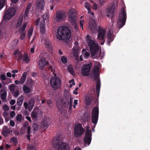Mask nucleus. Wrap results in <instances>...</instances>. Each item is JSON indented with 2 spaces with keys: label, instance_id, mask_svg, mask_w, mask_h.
Listing matches in <instances>:
<instances>
[{
  "label": "nucleus",
  "instance_id": "obj_1",
  "mask_svg": "<svg viewBox=\"0 0 150 150\" xmlns=\"http://www.w3.org/2000/svg\"><path fill=\"white\" fill-rule=\"evenodd\" d=\"M71 36V31L67 27L62 26L58 28L57 36L59 40H68Z\"/></svg>",
  "mask_w": 150,
  "mask_h": 150
},
{
  "label": "nucleus",
  "instance_id": "obj_2",
  "mask_svg": "<svg viewBox=\"0 0 150 150\" xmlns=\"http://www.w3.org/2000/svg\"><path fill=\"white\" fill-rule=\"evenodd\" d=\"M86 38L90 50L91 57H93V58L96 57V53L99 49L98 44L96 43L93 39L88 35H87Z\"/></svg>",
  "mask_w": 150,
  "mask_h": 150
},
{
  "label": "nucleus",
  "instance_id": "obj_3",
  "mask_svg": "<svg viewBox=\"0 0 150 150\" xmlns=\"http://www.w3.org/2000/svg\"><path fill=\"white\" fill-rule=\"evenodd\" d=\"M118 17L117 26L120 30L125 25L127 19V14L124 7L122 8Z\"/></svg>",
  "mask_w": 150,
  "mask_h": 150
},
{
  "label": "nucleus",
  "instance_id": "obj_4",
  "mask_svg": "<svg viewBox=\"0 0 150 150\" xmlns=\"http://www.w3.org/2000/svg\"><path fill=\"white\" fill-rule=\"evenodd\" d=\"M93 79L96 81V91L97 96H99L100 87V82L99 79V67L97 65H95L93 68Z\"/></svg>",
  "mask_w": 150,
  "mask_h": 150
},
{
  "label": "nucleus",
  "instance_id": "obj_5",
  "mask_svg": "<svg viewBox=\"0 0 150 150\" xmlns=\"http://www.w3.org/2000/svg\"><path fill=\"white\" fill-rule=\"evenodd\" d=\"M99 115V109L97 106L94 107L92 109L91 112V120L92 122L94 124V127L97 123L98 120Z\"/></svg>",
  "mask_w": 150,
  "mask_h": 150
},
{
  "label": "nucleus",
  "instance_id": "obj_6",
  "mask_svg": "<svg viewBox=\"0 0 150 150\" xmlns=\"http://www.w3.org/2000/svg\"><path fill=\"white\" fill-rule=\"evenodd\" d=\"M74 135L76 138L81 136L84 133L85 129L80 123H77L74 126Z\"/></svg>",
  "mask_w": 150,
  "mask_h": 150
},
{
  "label": "nucleus",
  "instance_id": "obj_7",
  "mask_svg": "<svg viewBox=\"0 0 150 150\" xmlns=\"http://www.w3.org/2000/svg\"><path fill=\"white\" fill-rule=\"evenodd\" d=\"M61 80L57 76H53L50 80V84L54 90L59 88L61 84Z\"/></svg>",
  "mask_w": 150,
  "mask_h": 150
},
{
  "label": "nucleus",
  "instance_id": "obj_8",
  "mask_svg": "<svg viewBox=\"0 0 150 150\" xmlns=\"http://www.w3.org/2000/svg\"><path fill=\"white\" fill-rule=\"evenodd\" d=\"M68 16L69 21L73 24L75 25V29L77 28V26L76 24V21L77 19V14L76 11L70 10L68 12Z\"/></svg>",
  "mask_w": 150,
  "mask_h": 150
},
{
  "label": "nucleus",
  "instance_id": "obj_9",
  "mask_svg": "<svg viewBox=\"0 0 150 150\" xmlns=\"http://www.w3.org/2000/svg\"><path fill=\"white\" fill-rule=\"evenodd\" d=\"M105 29L100 27L98 30V39L100 40L99 42L101 45H103L105 42Z\"/></svg>",
  "mask_w": 150,
  "mask_h": 150
},
{
  "label": "nucleus",
  "instance_id": "obj_10",
  "mask_svg": "<svg viewBox=\"0 0 150 150\" xmlns=\"http://www.w3.org/2000/svg\"><path fill=\"white\" fill-rule=\"evenodd\" d=\"M92 63L84 65L81 68V73L83 76H88L90 74Z\"/></svg>",
  "mask_w": 150,
  "mask_h": 150
},
{
  "label": "nucleus",
  "instance_id": "obj_11",
  "mask_svg": "<svg viewBox=\"0 0 150 150\" xmlns=\"http://www.w3.org/2000/svg\"><path fill=\"white\" fill-rule=\"evenodd\" d=\"M15 13L16 11L14 8H9L4 15V19L5 20L10 19L15 15Z\"/></svg>",
  "mask_w": 150,
  "mask_h": 150
},
{
  "label": "nucleus",
  "instance_id": "obj_12",
  "mask_svg": "<svg viewBox=\"0 0 150 150\" xmlns=\"http://www.w3.org/2000/svg\"><path fill=\"white\" fill-rule=\"evenodd\" d=\"M66 15L64 12L62 11H57L55 17V20L57 22L63 21L65 18Z\"/></svg>",
  "mask_w": 150,
  "mask_h": 150
},
{
  "label": "nucleus",
  "instance_id": "obj_13",
  "mask_svg": "<svg viewBox=\"0 0 150 150\" xmlns=\"http://www.w3.org/2000/svg\"><path fill=\"white\" fill-rule=\"evenodd\" d=\"M91 130L88 129H87L85 133V136L83 139V142L88 146L91 143Z\"/></svg>",
  "mask_w": 150,
  "mask_h": 150
},
{
  "label": "nucleus",
  "instance_id": "obj_14",
  "mask_svg": "<svg viewBox=\"0 0 150 150\" xmlns=\"http://www.w3.org/2000/svg\"><path fill=\"white\" fill-rule=\"evenodd\" d=\"M96 20L91 18L90 20L88 28L92 31L96 30Z\"/></svg>",
  "mask_w": 150,
  "mask_h": 150
},
{
  "label": "nucleus",
  "instance_id": "obj_15",
  "mask_svg": "<svg viewBox=\"0 0 150 150\" xmlns=\"http://www.w3.org/2000/svg\"><path fill=\"white\" fill-rule=\"evenodd\" d=\"M13 131L11 129L10 127L8 128L7 126H6L3 127L1 133L4 137H7Z\"/></svg>",
  "mask_w": 150,
  "mask_h": 150
},
{
  "label": "nucleus",
  "instance_id": "obj_16",
  "mask_svg": "<svg viewBox=\"0 0 150 150\" xmlns=\"http://www.w3.org/2000/svg\"><path fill=\"white\" fill-rule=\"evenodd\" d=\"M49 64L48 62H47L45 59H41L38 63L39 68L41 70L43 69L45 65H48Z\"/></svg>",
  "mask_w": 150,
  "mask_h": 150
},
{
  "label": "nucleus",
  "instance_id": "obj_17",
  "mask_svg": "<svg viewBox=\"0 0 150 150\" xmlns=\"http://www.w3.org/2000/svg\"><path fill=\"white\" fill-rule=\"evenodd\" d=\"M54 141L52 143V145L54 148H56L60 145L59 144L61 142V138L59 135H57L54 139Z\"/></svg>",
  "mask_w": 150,
  "mask_h": 150
},
{
  "label": "nucleus",
  "instance_id": "obj_18",
  "mask_svg": "<svg viewBox=\"0 0 150 150\" xmlns=\"http://www.w3.org/2000/svg\"><path fill=\"white\" fill-rule=\"evenodd\" d=\"M57 150H70V149L67 143L62 142L58 146Z\"/></svg>",
  "mask_w": 150,
  "mask_h": 150
},
{
  "label": "nucleus",
  "instance_id": "obj_19",
  "mask_svg": "<svg viewBox=\"0 0 150 150\" xmlns=\"http://www.w3.org/2000/svg\"><path fill=\"white\" fill-rule=\"evenodd\" d=\"M93 97L91 95H87L85 97V103L86 105H90L93 101Z\"/></svg>",
  "mask_w": 150,
  "mask_h": 150
},
{
  "label": "nucleus",
  "instance_id": "obj_20",
  "mask_svg": "<svg viewBox=\"0 0 150 150\" xmlns=\"http://www.w3.org/2000/svg\"><path fill=\"white\" fill-rule=\"evenodd\" d=\"M108 40L107 41V44L110 46V43L114 40V36L111 33L110 30L109 31V32L108 33L107 38Z\"/></svg>",
  "mask_w": 150,
  "mask_h": 150
},
{
  "label": "nucleus",
  "instance_id": "obj_21",
  "mask_svg": "<svg viewBox=\"0 0 150 150\" xmlns=\"http://www.w3.org/2000/svg\"><path fill=\"white\" fill-rule=\"evenodd\" d=\"M49 126V124L47 120H45L41 122L40 128L43 130H45L48 128Z\"/></svg>",
  "mask_w": 150,
  "mask_h": 150
},
{
  "label": "nucleus",
  "instance_id": "obj_22",
  "mask_svg": "<svg viewBox=\"0 0 150 150\" xmlns=\"http://www.w3.org/2000/svg\"><path fill=\"white\" fill-rule=\"evenodd\" d=\"M45 5L44 0H38L37 3V7L39 9H42Z\"/></svg>",
  "mask_w": 150,
  "mask_h": 150
},
{
  "label": "nucleus",
  "instance_id": "obj_23",
  "mask_svg": "<svg viewBox=\"0 0 150 150\" xmlns=\"http://www.w3.org/2000/svg\"><path fill=\"white\" fill-rule=\"evenodd\" d=\"M115 9V6L112 5L107 8V12L108 13L111 14L112 16H113L114 15Z\"/></svg>",
  "mask_w": 150,
  "mask_h": 150
},
{
  "label": "nucleus",
  "instance_id": "obj_24",
  "mask_svg": "<svg viewBox=\"0 0 150 150\" xmlns=\"http://www.w3.org/2000/svg\"><path fill=\"white\" fill-rule=\"evenodd\" d=\"M35 103V100L33 98L30 99L28 102V109L29 111H31Z\"/></svg>",
  "mask_w": 150,
  "mask_h": 150
},
{
  "label": "nucleus",
  "instance_id": "obj_25",
  "mask_svg": "<svg viewBox=\"0 0 150 150\" xmlns=\"http://www.w3.org/2000/svg\"><path fill=\"white\" fill-rule=\"evenodd\" d=\"M27 25V23L26 22L24 23L21 26L18 30V32L19 33H23Z\"/></svg>",
  "mask_w": 150,
  "mask_h": 150
},
{
  "label": "nucleus",
  "instance_id": "obj_26",
  "mask_svg": "<svg viewBox=\"0 0 150 150\" xmlns=\"http://www.w3.org/2000/svg\"><path fill=\"white\" fill-rule=\"evenodd\" d=\"M27 76V73L26 72H25L23 73L22 76L20 79V82L21 84H22L24 83L26 80Z\"/></svg>",
  "mask_w": 150,
  "mask_h": 150
},
{
  "label": "nucleus",
  "instance_id": "obj_27",
  "mask_svg": "<svg viewBox=\"0 0 150 150\" xmlns=\"http://www.w3.org/2000/svg\"><path fill=\"white\" fill-rule=\"evenodd\" d=\"M23 60L26 63H28L29 62L30 59L27 53H25L23 55Z\"/></svg>",
  "mask_w": 150,
  "mask_h": 150
},
{
  "label": "nucleus",
  "instance_id": "obj_28",
  "mask_svg": "<svg viewBox=\"0 0 150 150\" xmlns=\"http://www.w3.org/2000/svg\"><path fill=\"white\" fill-rule=\"evenodd\" d=\"M68 71L73 76L75 75L74 71V68L73 66L71 65H69L67 67Z\"/></svg>",
  "mask_w": 150,
  "mask_h": 150
},
{
  "label": "nucleus",
  "instance_id": "obj_29",
  "mask_svg": "<svg viewBox=\"0 0 150 150\" xmlns=\"http://www.w3.org/2000/svg\"><path fill=\"white\" fill-rule=\"evenodd\" d=\"M34 83V81L31 79H27L26 84L30 88H32Z\"/></svg>",
  "mask_w": 150,
  "mask_h": 150
},
{
  "label": "nucleus",
  "instance_id": "obj_30",
  "mask_svg": "<svg viewBox=\"0 0 150 150\" xmlns=\"http://www.w3.org/2000/svg\"><path fill=\"white\" fill-rule=\"evenodd\" d=\"M23 89L25 93H28L31 91V89L30 87L27 86L26 85H24L23 87Z\"/></svg>",
  "mask_w": 150,
  "mask_h": 150
},
{
  "label": "nucleus",
  "instance_id": "obj_31",
  "mask_svg": "<svg viewBox=\"0 0 150 150\" xmlns=\"http://www.w3.org/2000/svg\"><path fill=\"white\" fill-rule=\"evenodd\" d=\"M24 98L23 96H21L17 100V104L18 106L21 105L23 102Z\"/></svg>",
  "mask_w": 150,
  "mask_h": 150
},
{
  "label": "nucleus",
  "instance_id": "obj_32",
  "mask_svg": "<svg viewBox=\"0 0 150 150\" xmlns=\"http://www.w3.org/2000/svg\"><path fill=\"white\" fill-rule=\"evenodd\" d=\"M23 20V17L22 16H20L18 20L17 23L16 24V27H18L20 26L22 24Z\"/></svg>",
  "mask_w": 150,
  "mask_h": 150
},
{
  "label": "nucleus",
  "instance_id": "obj_33",
  "mask_svg": "<svg viewBox=\"0 0 150 150\" xmlns=\"http://www.w3.org/2000/svg\"><path fill=\"white\" fill-rule=\"evenodd\" d=\"M38 113L37 112L33 110L31 113V117L34 119H36L38 117Z\"/></svg>",
  "mask_w": 150,
  "mask_h": 150
},
{
  "label": "nucleus",
  "instance_id": "obj_34",
  "mask_svg": "<svg viewBox=\"0 0 150 150\" xmlns=\"http://www.w3.org/2000/svg\"><path fill=\"white\" fill-rule=\"evenodd\" d=\"M23 55L21 54V52H19L17 55V60L18 62L21 60L23 58Z\"/></svg>",
  "mask_w": 150,
  "mask_h": 150
},
{
  "label": "nucleus",
  "instance_id": "obj_35",
  "mask_svg": "<svg viewBox=\"0 0 150 150\" xmlns=\"http://www.w3.org/2000/svg\"><path fill=\"white\" fill-rule=\"evenodd\" d=\"M85 7L86 8L88 11V13H90V8L91 6L90 4L88 2H86L85 3Z\"/></svg>",
  "mask_w": 150,
  "mask_h": 150
},
{
  "label": "nucleus",
  "instance_id": "obj_36",
  "mask_svg": "<svg viewBox=\"0 0 150 150\" xmlns=\"http://www.w3.org/2000/svg\"><path fill=\"white\" fill-rule=\"evenodd\" d=\"M6 96L7 93L5 91L4 93L1 94V98L2 100H4L6 99Z\"/></svg>",
  "mask_w": 150,
  "mask_h": 150
},
{
  "label": "nucleus",
  "instance_id": "obj_37",
  "mask_svg": "<svg viewBox=\"0 0 150 150\" xmlns=\"http://www.w3.org/2000/svg\"><path fill=\"white\" fill-rule=\"evenodd\" d=\"M32 127L33 128V130L35 132L37 131L39 128L38 125L36 124H33L32 126Z\"/></svg>",
  "mask_w": 150,
  "mask_h": 150
},
{
  "label": "nucleus",
  "instance_id": "obj_38",
  "mask_svg": "<svg viewBox=\"0 0 150 150\" xmlns=\"http://www.w3.org/2000/svg\"><path fill=\"white\" fill-rule=\"evenodd\" d=\"M78 50L79 47L78 46L76 45L75 47H74V49H72V50H73V52L74 54H77L79 51Z\"/></svg>",
  "mask_w": 150,
  "mask_h": 150
},
{
  "label": "nucleus",
  "instance_id": "obj_39",
  "mask_svg": "<svg viewBox=\"0 0 150 150\" xmlns=\"http://www.w3.org/2000/svg\"><path fill=\"white\" fill-rule=\"evenodd\" d=\"M61 61L63 63L65 64L67 62V59L66 57L65 56H62L61 57Z\"/></svg>",
  "mask_w": 150,
  "mask_h": 150
},
{
  "label": "nucleus",
  "instance_id": "obj_40",
  "mask_svg": "<svg viewBox=\"0 0 150 150\" xmlns=\"http://www.w3.org/2000/svg\"><path fill=\"white\" fill-rule=\"evenodd\" d=\"M5 3V0H0V8L1 9L4 7Z\"/></svg>",
  "mask_w": 150,
  "mask_h": 150
},
{
  "label": "nucleus",
  "instance_id": "obj_41",
  "mask_svg": "<svg viewBox=\"0 0 150 150\" xmlns=\"http://www.w3.org/2000/svg\"><path fill=\"white\" fill-rule=\"evenodd\" d=\"M16 119L18 121H21L22 119V115L21 114L17 115L16 117Z\"/></svg>",
  "mask_w": 150,
  "mask_h": 150
},
{
  "label": "nucleus",
  "instance_id": "obj_42",
  "mask_svg": "<svg viewBox=\"0 0 150 150\" xmlns=\"http://www.w3.org/2000/svg\"><path fill=\"white\" fill-rule=\"evenodd\" d=\"M15 85L14 84H11L9 87V88L11 91H14Z\"/></svg>",
  "mask_w": 150,
  "mask_h": 150
},
{
  "label": "nucleus",
  "instance_id": "obj_43",
  "mask_svg": "<svg viewBox=\"0 0 150 150\" xmlns=\"http://www.w3.org/2000/svg\"><path fill=\"white\" fill-rule=\"evenodd\" d=\"M29 11L25 9L24 14V18L25 19H28V16Z\"/></svg>",
  "mask_w": 150,
  "mask_h": 150
},
{
  "label": "nucleus",
  "instance_id": "obj_44",
  "mask_svg": "<svg viewBox=\"0 0 150 150\" xmlns=\"http://www.w3.org/2000/svg\"><path fill=\"white\" fill-rule=\"evenodd\" d=\"M33 32V30L32 29H30L29 30L28 32V37L30 38L32 35Z\"/></svg>",
  "mask_w": 150,
  "mask_h": 150
},
{
  "label": "nucleus",
  "instance_id": "obj_45",
  "mask_svg": "<svg viewBox=\"0 0 150 150\" xmlns=\"http://www.w3.org/2000/svg\"><path fill=\"white\" fill-rule=\"evenodd\" d=\"M3 109L5 111H8L9 110V107L6 104H5L3 107Z\"/></svg>",
  "mask_w": 150,
  "mask_h": 150
},
{
  "label": "nucleus",
  "instance_id": "obj_46",
  "mask_svg": "<svg viewBox=\"0 0 150 150\" xmlns=\"http://www.w3.org/2000/svg\"><path fill=\"white\" fill-rule=\"evenodd\" d=\"M17 140V139L16 137H14L11 138L10 140V142L11 143L13 142V143H14V142Z\"/></svg>",
  "mask_w": 150,
  "mask_h": 150
},
{
  "label": "nucleus",
  "instance_id": "obj_47",
  "mask_svg": "<svg viewBox=\"0 0 150 150\" xmlns=\"http://www.w3.org/2000/svg\"><path fill=\"white\" fill-rule=\"evenodd\" d=\"M53 103V101L51 99H48L47 100V105L50 106V104H52Z\"/></svg>",
  "mask_w": 150,
  "mask_h": 150
},
{
  "label": "nucleus",
  "instance_id": "obj_48",
  "mask_svg": "<svg viewBox=\"0 0 150 150\" xmlns=\"http://www.w3.org/2000/svg\"><path fill=\"white\" fill-rule=\"evenodd\" d=\"M28 147L30 150H36V148L32 145L29 146Z\"/></svg>",
  "mask_w": 150,
  "mask_h": 150
},
{
  "label": "nucleus",
  "instance_id": "obj_49",
  "mask_svg": "<svg viewBox=\"0 0 150 150\" xmlns=\"http://www.w3.org/2000/svg\"><path fill=\"white\" fill-rule=\"evenodd\" d=\"M6 77L4 74L1 75L0 77V79L3 81H5L6 80Z\"/></svg>",
  "mask_w": 150,
  "mask_h": 150
},
{
  "label": "nucleus",
  "instance_id": "obj_50",
  "mask_svg": "<svg viewBox=\"0 0 150 150\" xmlns=\"http://www.w3.org/2000/svg\"><path fill=\"white\" fill-rule=\"evenodd\" d=\"M48 15L46 14H45L42 16L43 21L45 20H47L48 18Z\"/></svg>",
  "mask_w": 150,
  "mask_h": 150
},
{
  "label": "nucleus",
  "instance_id": "obj_51",
  "mask_svg": "<svg viewBox=\"0 0 150 150\" xmlns=\"http://www.w3.org/2000/svg\"><path fill=\"white\" fill-rule=\"evenodd\" d=\"M98 1L99 5L101 6H102L105 3V1L104 0H98Z\"/></svg>",
  "mask_w": 150,
  "mask_h": 150
},
{
  "label": "nucleus",
  "instance_id": "obj_52",
  "mask_svg": "<svg viewBox=\"0 0 150 150\" xmlns=\"http://www.w3.org/2000/svg\"><path fill=\"white\" fill-rule=\"evenodd\" d=\"M9 124L12 127H13L15 126V123L13 120H10Z\"/></svg>",
  "mask_w": 150,
  "mask_h": 150
},
{
  "label": "nucleus",
  "instance_id": "obj_53",
  "mask_svg": "<svg viewBox=\"0 0 150 150\" xmlns=\"http://www.w3.org/2000/svg\"><path fill=\"white\" fill-rule=\"evenodd\" d=\"M32 6V4L31 3H29L28 5L27 6L26 8V10L29 11L30 10L31 6Z\"/></svg>",
  "mask_w": 150,
  "mask_h": 150
},
{
  "label": "nucleus",
  "instance_id": "obj_54",
  "mask_svg": "<svg viewBox=\"0 0 150 150\" xmlns=\"http://www.w3.org/2000/svg\"><path fill=\"white\" fill-rule=\"evenodd\" d=\"M21 34L20 36V38L21 39L23 40L25 38V33H23Z\"/></svg>",
  "mask_w": 150,
  "mask_h": 150
},
{
  "label": "nucleus",
  "instance_id": "obj_55",
  "mask_svg": "<svg viewBox=\"0 0 150 150\" xmlns=\"http://www.w3.org/2000/svg\"><path fill=\"white\" fill-rule=\"evenodd\" d=\"M40 21V18H38L36 19L35 22V24L36 25H39V23Z\"/></svg>",
  "mask_w": 150,
  "mask_h": 150
},
{
  "label": "nucleus",
  "instance_id": "obj_56",
  "mask_svg": "<svg viewBox=\"0 0 150 150\" xmlns=\"http://www.w3.org/2000/svg\"><path fill=\"white\" fill-rule=\"evenodd\" d=\"M15 113L14 111H11L10 113V116L11 117H13L15 115Z\"/></svg>",
  "mask_w": 150,
  "mask_h": 150
},
{
  "label": "nucleus",
  "instance_id": "obj_57",
  "mask_svg": "<svg viewBox=\"0 0 150 150\" xmlns=\"http://www.w3.org/2000/svg\"><path fill=\"white\" fill-rule=\"evenodd\" d=\"M90 55V53L88 52H86L85 53L84 56L85 58L87 59Z\"/></svg>",
  "mask_w": 150,
  "mask_h": 150
},
{
  "label": "nucleus",
  "instance_id": "obj_58",
  "mask_svg": "<svg viewBox=\"0 0 150 150\" xmlns=\"http://www.w3.org/2000/svg\"><path fill=\"white\" fill-rule=\"evenodd\" d=\"M84 21H82L81 20L80 22V27L83 30V23Z\"/></svg>",
  "mask_w": 150,
  "mask_h": 150
},
{
  "label": "nucleus",
  "instance_id": "obj_59",
  "mask_svg": "<svg viewBox=\"0 0 150 150\" xmlns=\"http://www.w3.org/2000/svg\"><path fill=\"white\" fill-rule=\"evenodd\" d=\"M40 28V31L41 33L42 34H43L45 32V28Z\"/></svg>",
  "mask_w": 150,
  "mask_h": 150
},
{
  "label": "nucleus",
  "instance_id": "obj_60",
  "mask_svg": "<svg viewBox=\"0 0 150 150\" xmlns=\"http://www.w3.org/2000/svg\"><path fill=\"white\" fill-rule=\"evenodd\" d=\"M27 128V134H30L31 133V127L30 126H28Z\"/></svg>",
  "mask_w": 150,
  "mask_h": 150
},
{
  "label": "nucleus",
  "instance_id": "obj_61",
  "mask_svg": "<svg viewBox=\"0 0 150 150\" xmlns=\"http://www.w3.org/2000/svg\"><path fill=\"white\" fill-rule=\"evenodd\" d=\"M35 45H33V47L31 48L30 49V52L31 53H34V52L35 48Z\"/></svg>",
  "mask_w": 150,
  "mask_h": 150
},
{
  "label": "nucleus",
  "instance_id": "obj_62",
  "mask_svg": "<svg viewBox=\"0 0 150 150\" xmlns=\"http://www.w3.org/2000/svg\"><path fill=\"white\" fill-rule=\"evenodd\" d=\"M23 105L25 109L27 110L28 109V104L27 102H24Z\"/></svg>",
  "mask_w": 150,
  "mask_h": 150
},
{
  "label": "nucleus",
  "instance_id": "obj_63",
  "mask_svg": "<svg viewBox=\"0 0 150 150\" xmlns=\"http://www.w3.org/2000/svg\"><path fill=\"white\" fill-rule=\"evenodd\" d=\"M43 23H41L40 24V28H45V21H43Z\"/></svg>",
  "mask_w": 150,
  "mask_h": 150
},
{
  "label": "nucleus",
  "instance_id": "obj_64",
  "mask_svg": "<svg viewBox=\"0 0 150 150\" xmlns=\"http://www.w3.org/2000/svg\"><path fill=\"white\" fill-rule=\"evenodd\" d=\"M16 102V100H11L10 102V104L11 105H14Z\"/></svg>",
  "mask_w": 150,
  "mask_h": 150
}]
</instances>
